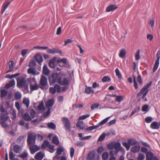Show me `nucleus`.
Wrapping results in <instances>:
<instances>
[{"label": "nucleus", "mask_w": 160, "mask_h": 160, "mask_svg": "<svg viewBox=\"0 0 160 160\" xmlns=\"http://www.w3.org/2000/svg\"><path fill=\"white\" fill-rule=\"evenodd\" d=\"M57 82L62 85H67L69 84V81L66 78L59 77L58 79Z\"/></svg>", "instance_id": "8"}, {"label": "nucleus", "mask_w": 160, "mask_h": 160, "mask_svg": "<svg viewBox=\"0 0 160 160\" xmlns=\"http://www.w3.org/2000/svg\"><path fill=\"white\" fill-rule=\"evenodd\" d=\"M103 151L104 148L103 147L101 146L98 148L97 152L98 154H101Z\"/></svg>", "instance_id": "63"}, {"label": "nucleus", "mask_w": 160, "mask_h": 160, "mask_svg": "<svg viewBox=\"0 0 160 160\" xmlns=\"http://www.w3.org/2000/svg\"><path fill=\"white\" fill-rule=\"evenodd\" d=\"M58 77V74L57 73H53L51 74L49 78V82L50 85L56 82Z\"/></svg>", "instance_id": "5"}, {"label": "nucleus", "mask_w": 160, "mask_h": 160, "mask_svg": "<svg viewBox=\"0 0 160 160\" xmlns=\"http://www.w3.org/2000/svg\"><path fill=\"white\" fill-rule=\"evenodd\" d=\"M52 142L57 145H58L59 144V141L58 138L57 136H54L52 140Z\"/></svg>", "instance_id": "37"}, {"label": "nucleus", "mask_w": 160, "mask_h": 160, "mask_svg": "<svg viewBox=\"0 0 160 160\" xmlns=\"http://www.w3.org/2000/svg\"><path fill=\"white\" fill-rule=\"evenodd\" d=\"M23 103L24 104L27 108L29 107V100L28 99L24 98L22 101Z\"/></svg>", "instance_id": "42"}, {"label": "nucleus", "mask_w": 160, "mask_h": 160, "mask_svg": "<svg viewBox=\"0 0 160 160\" xmlns=\"http://www.w3.org/2000/svg\"><path fill=\"white\" fill-rule=\"evenodd\" d=\"M100 104L99 103H96L93 104L91 106V109L93 110L95 108H98Z\"/></svg>", "instance_id": "53"}, {"label": "nucleus", "mask_w": 160, "mask_h": 160, "mask_svg": "<svg viewBox=\"0 0 160 160\" xmlns=\"http://www.w3.org/2000/svg\"><path fill=\"white\" fill-rule=\"evenodd\" d=\"M94 91L91 87L86 86L85 89V92L86 94H89L91 93L93 94Z\"/></svg>", "instance_id": "17"}, {"label": "nucleus", "mask_w": 160, "mask_h": 160, "mask_svg": "<svg viewBox=\"0 0 160 160\" xmlns=\"http://www.w3.org/2000/svg\"><path fill=\"white\" fill-rule=\"evenodd\" d=\"M54 101L53 99L49 100L46 103V106L47 108H50L52 107L54 103Z\"/></svg>", "instance_id": "21"}, {"label": "nucleus", "mask_w": 160, "mask_h": 160, "mask_svg": "<svg viewBox=\"0 0 160 160\" xmlns=\"http://www.w3.org/2000/svg\"><path fill=\"white\" fill-rule=\"evenodd\" d=\"M8 113L6 112L5 114L2 113L1 114L0 118L1 121H6L9 118Z\"/></svg>", "instance_id": "19"}, {"label": "nucleus", "mask_w": 160, "mask_h": 160, "mask_svg": "<svg viewBox=\"0 0 160 160\" xmlns=\"http://www.w3.org/2000/svg\"><path fill=\"white\" fill-rule=\"evenodd\" d=\"M140 51L138 49L137 51L136 54L135 55V58L136 60H138L140 59Z\"/></svg>", "instance_id": "57"}, {"label": "nucleus", "mask_w": 160, "mask_h": 160, "mask_svg": "<svg viewBox=\"0 0 160 160\" xmlns=\"http://www.w3.org/2000/svg\"><path fill=\"white\" fill-rule=\"evenodd\" d=\"M10 4V2H8L7 4L4 5L3 7L2 8V9L1 11L2 14L5 11L6 8L8 7Z\"/></svg>", "instance_id": "45"}, {"label": "nucleus", "mask_w": 160, "mask_h": 160, "mask_svg": "<svg viewBox=\"0 0 160 160\" xmlns=\"http://www.w3.org/2000/svg\"><path fill=\"white\" fill-rule=\"evenodd\" d=\"M67 59L66 58H63L59 60L58 61V65L60 66V64L62 62L64 64H66L67 62Z\"/></svg>", "instance_id": "54"}, {"label": "nucleus", "mask_w": 160, "mask_h": 160, "mask_svg": "<svg viewBox=\"0 0 160 160\" xmlns=\"http://www.w3.org/2000/svg\"><path fill=\"white\" fill-rule=\"evenodd\" d=\"M34 58L38 64H40L43 61L42 56L40 54H36L34 57Z\"/></svg>", "instance_id": "12"}, {"label": "nucleus", "mask_w": 160, "mask_h": 160, "mask_svg": "<svg viewBox=\"0 0 160 160\" xmlns=\"http://www.w3.org/2000/svg\"><path fill=\"white\" fill-rule=\"evenodd\" d=\"M128 142L130 145H133L136 144L137 143V141L134 138H131L128 140Z\"/></svg>", "instance_id": "27"}, {"label": "nucleus", "mask_w": 160, "mask_h": 160, "mask_svg": "<svg viewBox=\"0 0 160 160\" xmlns=\"http://www.w3.org/2000/svg\"><path fill=\"white\" fill-rule=\"evenodd\" d=\"M140 110V107L139 106L135 108L133 110L129 115L130 117H131L134 114L138 112Z\"/></svg>", "instance_id": "32"}, {"label": "nucleus", "mask_w": 160, "mask_h": 160, "mask_svg": "<svg viewBox=\"0 0 160 160\" xmlns=\"http://www.w3.org/2000/svg\"><path fill=\"white\" fill-rule=\"evenodd\" d=\"M26 78L27 75H26L17 78H16L17 86L19 88H22L28 92V84L27 82Z\"/></svg>", "instance_id": "1"}, {"label": "nucleus", "mask_w": 160, "mask_h": 160, "mask_svg": "<svg viewBox=\"0 0 160 160\" xmlns=\"http://www.w3.org/2000/svg\"><path fill=\"white\" fill-rule=\"evenodd\" d=\"M114 142H112L107 145V148L108 150H111L114 148Z\"/></svg>", "instance_id": "39"}, {"label": "nucleus", "mask_w": 160, "mask_h": 160, "mask_svg": "<svg viewBox=\"0 0 160 160\" xmlns=\"http://www.w3.org/2000/svg\"><path fill=\"white\" fill-rule=\"evenodd\" d=\"M110 78L108 76H105L102 79V81L103 82L109 81L110 80Z\"/></svg>", "instance_id": "62"}, {"label": "nucleus", "mask_w": 160, "mask_h": 160, "mask_svg": "<svg viewBox=\"0 0 160 160\" xmlns=\"http://www.w3.org/2000/svg\"><path fill=\"white\" fill-rule=\"evenodd\" d=\"M28 155V154L27 152H22L20 154H19L18 155V157H20L22 158H24L27 157Z\"/></svg>", "instance_id": "43"}, {"label": "nucleus", "mask_w": 160, "mask_h": 160, "mask_svg": "<svg viewBox=\"0 0 160 160\" xmlns=\"http://www.w3.org/2000/svg\"><path fill=\"white\" fill-rule=\"evenodd\" d=\"M16 112L14 109L13 110L12 112V116L11 118L13 120L16 118Z\"/></svg>", "instance_id": "50"}, {"label": "nucleus", "mask_w": 160, "mask_h": 160, "mask_svg": "<svg viewBox=\"0 0 160 160\" xmlns=\"http://www.w3.org/2000/svg\"><path fill=\"white\" fill-rule=\"evenodd\" d=\"M111 117H109L106 118L102 121H101L98 124H99L100 126L102 125L105 123L108 120V119L110 118Z\"/></svg>", "instance_id": "41"}, {"label": "nucleus", "mask_w": 160, "mask_h": 160, "mask_svg": "<svg viewBox=\"0 0 160 160\" xmlns=\"http://www.w3.org/2000/svg\"><path fill=\"white\" fill-rule=\"evenodd\" d=\"M115 71L116 76L118 77V78L119 79H121L122 78V77L119 69L118 68H117L116 69Z\"/></svg>", "instance_id": "33"}, {"label": "nucleus", "mask_w": 160, "mask_h": 160, "mask_svg": "<svg viewBox=\"0 0 160 160\" xmlns=\"http://www.w3.org/2000/svg\"><path fill=\"white\" fill-rule=\"evenodd\" d=\"M156 57L157 58L153 68V72H155L156 71L159 66V60L160 59V52L159 51L157 52Z\"/></svg>", "instance_id": "9"}, {"label": "nucleus", "mask_w": 160, "mask_h": 160, "mask_svg": "<svg viewBox=\"0 0 160 160\" xmlns=\"http://www.w3.org/2000/svg\"><path fill=\"white\" fill-rule=\"evenodd\" d=\"M48 84L47 79L46 77L44 76L41 77L39 86L42 89L43 87L46 86Z\"/></svg>", "instance_id": "7"}, {"label": "nucleus", "mask_w": 160, "mask_h": 160, "mask_svg": "<svg viewBox=\"0 0 160 160\" xmlns=\"http://www.w3.org/2000/svg\"><path fill=\"white\" fill-rule=\"evenodd\" d=\"M61 91L60 86L57 84H56L53 87H50L49 89L50 92L52 94H55L56 91L58 92H60Z\"/></svg>", "instance_id": "6"}, {"label": "nucleus", "mask_w": 160, "mask_h": 160, "mask_svg": "<svg viewBox=\"0 0 160 160\" xmlns=\"http://www.w3.org/2000/svg\"><path fill=\"white\" fill-rule=\"evenodd\" d=\"M28 72L29 74H32L33 75L39 74V72L37 71L35 68L34 67H31L28 69Z\"/></svg>", "instance_id": "14"}, {"label": "nucleus", "mask_w": 160, "mask_h": 160, "mask_svg": "<svg viewBox=\"0 0 160 160\" xmlns=\"http://www.w3.org/2000/svg\"><path fill=\"white\" fill-rule=\"evenodd\" d=\"M48 127L52 129H55L56 128V125L53 122L48 123L47 124Z\"/></svg>", "instance_id": "38"}, {"label": "nucleus", "mask_w": 160, "mask_h": 160, "mask_svg": "<svg viewBox=\"0 0 160 160\" xmlns=\"http://www.w3.org/2000/svg\"><path fill=\"white\" fill-rule=\"evenodd\" d=\"M38 108V109L40 110H43L45 109V108L44 106V103L43 101H42L40 102Z\"/></svg>", "instance_id": "34"}, {"label": "nucleus", "mask_w": 160, "mask_h": 160, "mask_svg": "<svg viewBox=\"0 0 160 160\" xmlns=\"http://www.w3.org/2000/svg\"><path fill=\"white\" fill-rule=\"evenodd\" d=\"M14 62L13 61H11L9 62V69L7 71L6 73H9L13 70L14 68Z\"/></svg>", "instance_id": "24"}, {"label": "nucleus", "mask_w": 160, "mask_h": 160, "mask_svg": "<svg viewBox=\"0 0 160 160\" xmlns=\"http://www.w3.org/2000/svg\"><path fill=\"white\" fill-rule=\"evenodd\" d=\"M62 123L66 131H70L71 128V123L68 118L63 117L62 118Z\"/></svg>", "instance_id": "3"}, {"label": "nucleus", "mask_w": 160, "mask_h": 160, "mask_svg": "<svg viewBox=\"0 0 160 160\" xmlns=\"http://www.w3.org/2000/svg\"><path fill=\"white\" fill-rule=\"evenodd\" d=\"M152 82L150 81L149 83H147L146 85L143 87V88L140 90V91L137 94V97L141 96L145 92L147 91V93L148 91V88L152 84Z\"/></svg>", "instance_id": "4"}, {"label": "nucleus", "mask_w": 160, "mask_h": 160, "mask_svg": "<svg viewBox=\"0 0 160 160\" xmlns=\"http://www.w3.org/2000/svg\"><path fill=\"white\" fill-rule=\"evenodd\" d=\"M5 121H0V123L2 127L6 128L8 127V125L5 123Z\"/></svg>", "instance_id": "59"}, {"label": "nucleus", "mask_w": 160, "mask_h": 160, "mask_svg": "<svg viewBox=\"0 0 160 160\" xmlns=\"http://www.w3.org/2000/svg\"><path fill=\"white\" fill-rule=\"evenodd\" d=\"M106 136V134L103 133L101 135H100L98 139V141L99 142L102 141L105 138Z\"/></svg>", "instance_id": "49"}, {"label": "nucleus", "mask_w": 160, "mask_h": 160, "mask_svg": "<svg viewBox=\"0 0 160 160\" xmlns=\"http://www.w3.org/2000/svg\"><path fill=\"white\" fill-rule=\"evenodd\" d=\"M140 147L138 145H135L132 147L131 149V152L136 153L139 152L140 150Z\"/></svg>", "instance_id": "20"}, {"label": "nucleus", "mask_w": 160, "mask_h": 160, "mask_svg": "<svg viewBox=\"0 0 160 160\" xmlns=\"http://www.w3.org/2000/svg\"><path fill=\"white\" fill-rule=\"evenodd\" d=\"M43 154L41 152L37 153L34 156V158L36 160H42L44 158Z\"/></svg>", "instance_id": "16"}, {"label": "nucleus", "mask_w": 160, "mask_h": 160, "mask_svg": "<svg viewBox=\"0 0 160 160\" xmlns=\"http://www.w3.org/2000/svg\"><path fill=\"white\" fill-rule=\"evenodd\" d=\"M0 97L1 98H4L6 97L8 93V91L5 89H2L0 90Z\"/></svg>", "instance_id": "28"}, {"label": "nucleus", "mask_w": 160, "mask_h": 160, "mask_svg": "<svg viewBox=\"0 0 160 160\" xmlns=\"http://www.w3.org/2000/svg\"><path fill=\"white\" fill-rule=\"evenodd\" d=\"M76 126L81 129H83L84 127V124L82 121H78L76 124Z\"/></svg>", "instance_id": "29"}, {"label": "nucleus", "mask_w": 160, "mask_h": 160, "mask_svg": "<svg viewBox=\"0 0 160 160\" xmlns=\"http://www.w3.org/2000/svg\"><path fill=\"white\" fill-rule=\"evenodd\" d=\"M118 7L114 4H112L108 6L106 8V11L107 12H110L115 10L118 8Z\"/></svg>", "instance_id": "15"}, {"label": "nucleus", "mask_w": 160, "mask_h": 160, "mask_svg": "<svg viewBox=\"0 0 160 160\" xmlns=\"http://www.w3.org/2000/svg\"><path fill=\"white\" fill-rule=\"evenodd\" d=\"M34 48L35 49H41L42 50H44L48 49V47L47 46L40 47L39 46H37L34 47Z\"/></svg>", "instance_id": "55"}, {"label": "nucleus", "mask_w": 160, "mask_h": 160, "mask_svg": "<svg viewBox=\"0 0 160 160\" xmlns=\"http://www.w3.org/2000/svg\"><path fill=\"white\" fill-rule=\"evenodd\" d=\"M48 147L52 150V151H50L52 153L54 151V146L53 145H51L49 143Z\"/></svg>", "instance_id": "64"}, {"label": "nucleus", "mask_w": 160, "mask_h": 160, "mask_svg": "<svg viewBox=\"0 0 160 160\" xmlns=\"http://www.w3.org/2000/svg\"><path fill=\"white\" fill-rule=\"evenodd\" d=\"M37 135L33 132H28L27 138L28 145L34 144L35 143Z\"/></svg>", "instance_id": "2"}, {"label": "nucleus", "mask_w": 160, "mask_h": 160, "mask_svg": "<svg viewBox=\"0 0 160 160\" xmlns=\"http://www.w3.org/2000/svg\"><path fill=\"white\" fill-rule=\"evenodd\" d=\"M22 149V147L18 145H14L13 147V151L16 153H20Z\"/></svg>", "instance_id": "13"}, {"label": "nucleus", "mask_w": 160, "mask_h": 160, "mask_svg": "<svg viewBox=\"0 0 160 160\" xmlns=\"http://www.w3.org/2000/svg\"><path fill=\"white\" fill-rule=\"evenodd\" d=\"M48 65L50 67L52 68H54L55 67L54 60H50L48 63Z\"/></svg>", "instance_id": "46"}, {"label": "nucleus", "mask_w": 160, "mask_h": 160, "mask_svg": "<svg viewBox=\"0 0 160 160\" xmlns=\"http://www.w3.org/2000/svg\"><path fill=\"white\" fill-rule=\"evenodd\" d=\"M42 72L45 75H48L49 73V71L46 65H44L43 68Z\"/></svg>", "instance_id": "26"}, {"label": "nucleus", "mask_w": 160, "mask_h": 160, "mask_svg": "<svg viewBox=\"0 0 160 160\" xmlns=\"http://www.w3.org/2000/svg\"><path fill=\"white\" fill-rule=\"evenodd\" d=\"M122 144L126 148L127 150H129L130 148V145L129 144L128 142L127 143V142H123L122 143Z\"/></svg>", "instance_id": "56"}, {"label": "nucleus", "mask_w": 160, "mask_h": 160, "mask_svg": "<svg viewBox=\"0 0 160 160\" xmlns=\"http://www.w3.org/2000/svg\"><path fill=\"white\" fill-rule=\"evenodd\" d=\"M30 88L31 91L37 90L39 88L38 84L36 82H35V83L34 85H32V84H30Z\"/></svg>", "instance_id": "22"}, {"label": "nucleus", "mask_w": 160, "mask_h": 160, "mask_svg": "<svg viewBox=\"0 0 160 160\" xmlns=\"http://www.w3.org/2000/svg\"><path fill=\"white\" fill-rule=\"evenodd\" d=\"M53 51L54 52V53H58L60 55H61L62 54V52L59 49L53 48Z\"/></svg>", "instance_id": "58"}, {"label": "nucleus", "mask_w": 160, "mask_h": 160, "mask_svg": "<svg viewBox=\"0 0 160 160\" xmlns=\"http://www.w3.org/2000/svg\"><path fill=\"white\" fill-rule=\"evenodd\" d=\"M153 156V153L151 152H148L147 153L146 158L147 160H152Z\"/></svg>", "instance_id": "31"}, {"label": "nucleus", "mask_w": 160, "mask_h": 160, "mask_svg": "<svg viewBox=\"0 0 160 160\" xmlns=\"http://www.w3.org/2000/svg\"><path fill=\"white\" fill-rule=\"evenodd\" d=\"M63 151V149L61 147L59 146L57 149V153L58 155H60L62 152Z\"/></svg>", "instance_id": "48"}, {"label": "nucleus", "mask_w": 160, "mask_h": 160, "mask_svg": "<svg viewBox=\"0 0 160 160\" xmlns=\"http://www.w3.org/2000/svg\"><path fill=\"white\" fill-rule=\"evenodd\" d=\"M124 99V97L121 95H118L116 96V98L115 99V101L116 102H120Z\"/></svg>", "instance_id": "35"}, {"label": "nucleus", "mask_w": 160, "mask_h": 160, "mask_svg": "<svg viewBox=\"0 0 160 160\" xmlns=\"http://www.w3.org/2000/svg\"><path fill=\"white\" fill-rule=\"evenodd\" d=\"M15 81L14 79L11 80L9 83H7L5 86L6 89H8L10 87L14 86L15 84Z\"/></svg>", "instance_id": "18"}, {"label": "nucleus", "mask_w": 160, "mask_h": 160, "mask_svg": "<svg viewBox=\"0 0 160 160\" xmlns=\"http://www.w3.org/2000/svg\"><path fill=\"white\" fill-rule=\"evenodd\" d=\"M49 143V142L47 140H44L41 146L42 148L44 149L46 147H48Z\"/></svg>", "instance_id": "36"}, {"label": "nucleus", "mask_w": 160, "mask_h": 160, "mask_svg": "<svg viewBox=\"0 0 160 160\" xmlns=\"http://www.w3.org/2000/svg\"><path fill=\"white\" fill-rule=\"evenodd\" d=\"M9 159L11 160H12L15 157V155L14 154L12 151H10L9 152Z\"/></svg>", "instance_id": "61"}, {"label": "nucleus", "mask_w": 160, "mask_h": 160, "mask_svg": "<svg viewBox=\"0 0 160 160\" xmlns=\"http://www.w3.org/2000/svg\"><path fill=\"white\" fill-rule=\"evenodd\" d=\"M145 158V155L144 154L139 153L137 158L138 160H143Z\"/></svg>", "instance_id": "47"}, {"label": "nucleus", "mask_w": 160, "mask_h": 160, "mask_svg": "<svg viewBox=\"0 0 160 160\" xmlns=\"http://www.w3.org/2000/svg\"><path fill=\"white\" fill-rule=\"evenodd\" d=\"M126 54V51L125 49H122L120 51L119 54V56L120 58H123Z\"/></svg>", "instance_id": "30"}, {"label": "nucleus", "mask_w": 160, "mask_h": 160, "mask_svg": "<svg viewBox=\"0 0 160 160\" xmlns=\"http://www.w3.org/2000/svg\"><path fill=\"white\" fill-rule=\"evenodd\" d=\"M24 138V136L23 135L19 137L17 139L16 141L17 143H20L23 140Z\"/></svg>", "instance_id": "51"}, {"label": "nucleus", "mask_w": 160, "mask_h": 160, "mask_svg": "<svg viewBox=\"0 0 160 160\" xmlns=\"http://www.w3.org/2000/svg\"><path fill=\"white\" fill-rule=\"evenodd\" d=\"M28 146L31 153L32 154H34L35 152L40 150L39 147L37 145H31Z\"/></svg>", "instance_id": "10"}, {"label": "nucleus", "mask_w": 160, "mask_h": 160, "mask_svg": "<svg viewBox=\"0 0 160 160\" xmlns=\"http://www.w3.org/2000/svg\"><path fill=\"white\" fill-rule=\"evenodd\" d=\"M22 118L26 121H30L32 119L31 117L28 113H25L22 115Z\"/></svg>", "instance_id": "23"}, {"label": "nucleus", "mask_w": 160, "mask_h": 160, "mask_svg": "<svg viewBox=\"0 0 160 160\" xmlns=\"http://www.w3.org/2000/svg\"><path fill=\"white\" fill-rule=\"evenodd\" d=\"M22 96L20 93L19 92H16L15 94V98L16 99H19L21 98Z\"/></svg>", "instance_id": "44"}, {"label": "nucleus", "mask_w": 160, "mask_h": 160, "mask_svg": "<svg viewBox=\"0 0 160 160\" xmlns=\"http://www.w3.org/2000/svg\"><path fill=\"white\" fill-rule=\"evenodd\" d=\"M95 154L93 151L90 152L88 154V160H95Z\"/></svg>", "instance_id": "25"}, {"label": "nucleus", "mask_w": 160, "mask_h": 160, "mask_svg": "<svg viewBox=\"0 0 160 160\" xmlns=\"http://www.w3.org/2000/svg\"><path fill=\"white\" fill-rule=\"evenodd\" d=\"M150 128L153 129H158L160 127V121L158 122H153L151 124Z\"/></svg>", "instance_id": "11"}, {"label": "nucleus", "mask_w": 160, "mask_h": 160, "mask_svg": "<svg viewBox=\"0 0 160 160\" xmlns=\"http://www.w3.org/2000/svg\"><path fill=\"white\" fill-rule=\"evenodd\" d=\"M121 144L119 142H114V148L115 150H121Z\"/></svg>", "instance_id": "40"}, {"label": "nucleus", "mask_w": 160, "mask_h": 160, "mask_svg": "<svg viewBox=\"0 0 160 160\" xmlns=\"http://www.w3.org/2000/svg\"><path fill=\"white\" fill-rule=\"evenodd\" d=\"M90 116V115L89 114H88L86 115H84L82 116H81L79 117V120H83L84 119L89 117Z\"/></svg>", "instance_id": "60"}, {"label": "nucleus", "mask_w": 160, "mask_h": 160, "mask_svg": "<svg viewBox=\"0 0 160 160\" xmlns=\"http://www.w3.org/2000/svg\"><path fill=\"white\" fill-rule=\"evenodd\" d=\"M108 154L107 152H104L102 155V159L105 160L107 159L108 157Z\"/></svg>", "instance_id": "52"}]
</instances>
